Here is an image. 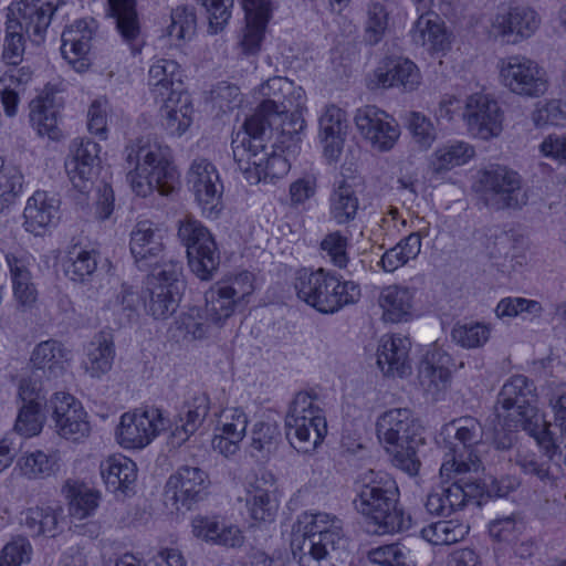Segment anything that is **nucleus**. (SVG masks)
Listing matches in <instances>:
<instances>
[{"label": "nucleus", "mask_w": 566, "mask_h": 566, "mask_svg": "<svg viewBox=\"0 0 566 566\" xmlns=\"http://www.w3.org/2000/svg\"><path fill=\"white\" fill-rule=\"evenodd\" d=\"M541 18L537 12L526 6H516L505 13H497L492 21L491 32L495 36L517 34L530 38L539 27Z\"/></svg>", "instance_id": "nucleus-32"}, {"label": "nucleus", "mask_w": 566, "mask_h": 566, "mask_svg": "<svg viewBox=\"0 0 566 566\" xmlns=\"http://www.w3.org/2000/svg\"><path fill=\"white\" fill-rule=\"evenodd\" d=\"M187 181L202 213L216 217L222 208L223 193V184L216 166L206 158H196L187 172Z\"/></svg>", "instance_id": "nucleus-17"}, {"label": "nucleus", "mask_w": 566, "mask_h": 566, "mask_svg": "<svg viewBox=\"0 0 566 566\" xmlns=\"http://www.w3.org/2000/svg\"><path fill=\"white\" fill-rule=\"evenodd\" d=\"M475 191L484 206L494 211L521 209L527 202L521 176L504 166L480 171Z\"/></svg>", "instance_id": "nucleus-12"}, {"label": "nucleus", "mask_w": 566, "mask_h": 566, "mask_svg": "<svg viewBox=\"0 0 566 566\" xmlns=\"http://www.w3.org/2000/svg\"><path fill=\"white\" fill-rule=\"evenodd\" d=\"M491 327L484 323L457 324L451 332L452 339L463 348H479L489 340Z\"/></svg>", "instance_id": "nucleus-64"}, {"label": "nucleus", "mask_w": 566, "mask_h": 566, "mask_svg": "<svg viewBox=\"0 0 566 566\" xmlns=\"http://www.w3.org/2000/svg\"><path fill=\"white\" fill-rule=\"evenodd\" d=\"M94 24V20L81 19L67 27L62 33L61 53L78 71L88 65L85 56L91 49Z\"/></svg>", "instance_id": "nucleus-26"}, {"label": "nucleus", "mask_w": 566, "mask_h": 566, "mask_svg": "<svg viewBox=\"0 0 566 566\" xmlns=\"http://www.w3.org/2000/svg\"><path fill=\"white\" fill-rule=\"evenodd\" d=\"M206 305L203 313L213 325L221 326L234 313L238 306L234 298L226 292L219 283L214 284L205 294Z\"/></svg>", "instance_id": "nucleus-56"}, {"label": "nucleus", "mask_w": 566, "mask_h": 566, "mask_svg": "<svg viewBox=\"0 0 566 566\" xmlns=\"http://www.w3.org/2000/svg\"><path fill=\"white\" fill-rule=\"evenodd\" d=\"M178 235L186 245L190 270L200 280H210L219 265L214 239L202 223L192 217L179 222Z\"/></svg>", "instance_id": "nucleus-13"}, {"label": "nucleus", "mask_w": 566, "mask_h": 566, "mask_svg": "<svg viewBox=\"0 0 566 566\" xmlns=\"http://www.w3.org/2000/svg\"><path fill=\"white\" fill-rule=\"evenodd\" d=\"M451 357L441 348H432L426 353L418 368V378L427 391H439L450 381Z\"/></svg>", "instance_id": "nucleus-36"}, {"label": "nucleus", "mask_w": 566, "mask_h": 566, "mask_svg": "<svg viewBox=\"0 0 566 566\" xmlns=\"http://www.w3.org/2000/svg\"><path fill=\"white\" fill-rule=\"evenodd\" d=\"M524 530L525 523L516 513L495 518L489 524V534L493 541L506 546L517 543Z\"/></svg>", "instance_id": "nucleus-62"}, {"label": "nucleus", "mask_w": 566, "mask_h": 566, "mask_svg": "<svg viewBox=\"0 0 566 566\" xmlns=\"http://www.w3.org/2000/svg\"><path fill=\"white\" fill-rule=\"evenodd\" d=\"M125 153L129 168L127 181L137 196L147 197L154 190L167 196L174 191L178 174L168 146L139 138Z\"/></svg>", "instance_id": "nucleus-2"}, {"label": "nucleus", "mask_w": 566, "mask_h": 566, "mask_svg": "<svg viewBox=\"0 0 566 566\" xmlns=\"http://www.w3.org/2000/svg\"><path fill=\"white\" fill-rule=\"evenodd\" d=\"M114 358V336L111 331H101L88 343L83 366L91 377L99 378L111 370Z\"/></svg>", "instance_id": "nucleus-37"}, {"label": "nucleus", "mask_w": 566, "mask_h": 566, "mask_svg": "<svg viewBox=\"0 0 566 566\" xmlns=\"http://www.w3.org/2000/svg\"><path fill=\"white\" fill-rule=\"evenodd\" d=\"M196 29L197 15L192 7L181 6L171 11V23L167 28L171 39L178 42L191 40Z\"/></svg>", "instance_id": "nucleus-63"}, {"label": "nucleus", "mask_w": 566, "mask_h": 566, "mask_svg": "<svg viewBox=\"0 0 566 566\" xmlns=\"http://www.w3.org/2000/svg\"><path fill=\"white\" fill-rule=\"evenodd\" d=\"M318 124V136L324 147V155L331 160H336L343 150L347 134L346 113L336 105H328L321 115Z\"/></svg>", "instance_id": "nucleus-27"}, {"label": "nucleus", "mask_w": 566, "mask_h": 566, "mask_svg": "<svg viewBox=\"0 0 566 566\" xmlns=\"http://www.w3.org/2000/svg\"><path fill=\"white\" fill-rule=\"evenodd\" d=\"M64 521V510L60 504L35 506L27 511L24 526L32 536L55 537Z\"/></svg>", "instance_id": "nucleus-45"}, {"label": "nucleus", "mask_w": 566, "mask_h": 566, "mask_svg": "<svg viewBox=\"0 0 566 566\" xmlns=\"http://www.w3.org/2000/svg\"><path fill=\"white\" fill-rule=\"evenodd\" d=\"M411 41L428 51H442L447 45L443 22L434 12L421 13L410 30Z\"/></svg>", "instance_id": "nucleus-44"}, {"label": "nucleus", "mask_w": 566, "mask_h": 566, "mask_svg": "<svg viewBox=\"0 0 566 566\" xmlns=\"http://www.w3.org/2000/svg\"><path fill=\"white\" fill-rule=\"evenodd\" d=\"M182 263L166 262L163 269L149 273L143 292L146 313L155 319H167L178 308L181 298Z\"/></svg>", "instance_id": "nucleus-11"}, {"label": "nucleus", "mask_w": 566, "mask_h": 566, "mask_svg": "<svg viewBox=\"0 0 566 566\" xmlns=\"http://www.w3.org/2000/svg\"><path fill=\"white\" fill-rule=\"evenodd\" d=\"M99 151V145L91 139L77 138L70 146L65 170L73 187L81 193L88 192L93 187L94 169L98 165Z\"/></svg>", "instance_id": "nucleus-24"}, {"label": "nucleus", "mask_w": 566, "mask_h": 566, "mask_svg": "<svg viewBox=\"0 0 566 566\" xmlns=\"http://www.w3.org/2000/svg\"><path fill=\"white\" fill-rule=\"evenodd\" d=\"M470 526L458 520H443L431 523L421 530V537L432 545H452L462 541Z\"/></svg>", "instance_id": "nucleus-53"}, {"label": "nucleus", "mask_w": 566, "mask_h": 566, "mask_svg": "<svg viewBox=\"0 0 566 566\" xmlns=\"http://www.w3.org/2000/svg\"><path fill=\"white\" fill-rule=\"evenodd\" d=\"M70 355V350L60 340L48 339L34 347L30 361L33 368L55 378L64 373Z\"/></svg>", "instance_id": "nucleus-40"}, {"label": "nucleus", "mask_w": 566, "mask_h": 566, "mask_svg": "<svg viewBox=\"0 0 566 566\" xmlns=\"http://www.w3.org/2000/svg\"><path fill=\"white\" fill-rule=\"evenodd\" d=\"M376 76L382 87L402 86L406 91L416 90L421 80L418 66L409 59L392 61L386 71L378 70Z\"/></svg>", "instance_id": "nucleus-50"}, {"label": "nucleus", "mask_w": 566, "mask_h": 566, "mask_svg": "<svg viewBox=\"0 0 566 566\" xmlns=\"http://www.w3.org/2000/svg\"><path fill=\"white\" fill-rule=\"evenodd\" d=\"M554 410V423L546 422L543 418V430L541 436H532L538 446H541L546 455L552 460L560 444L566 446V391L558 396L555 400H551Z\"/></svg>", "instance_id": "nucleus-38"}, {"label": "nucleus", "mask_w": 566, "mask_h": 566, "mask_svg": "<svg viewBox=\"0 0 566 566\" xmlns=\"http://www.w3.org/2000/svg\"><path fill=\"white\" fill-rule=\"evenodd\" d=\"M247 25L240 41L242 52L254 55L261 49L270 19V0H243Z\"/></svg>", "instance_id": "nucleus-29"}, {"label": "nucleus", "mask_w": 566, "mask_h": 566, "mask_svg": "<svg viewBox=\"0 0 566 566\" xmlns=\"http://www.w3.org/2000/svg\"><path fill=\"white\" fill-rule=\"evenodd\" d=\"M454 431V441L444 452L440 468L441 476L451 478L452 474L464 475L478 472L481 460L476 447L483 441V428L473 417H463L447 424V430Z\"/></svg>", "instance_id": "nucleus-10"}, {"label": "nucleus", "mask_w": 566, "mask_h": 566, "mask_svg": "<svg viewBox=\"0 0 566 566\" xmlns=\"http://www.w3.org/2000/svg\"><path fill=\"white\" fill-rule=\"evenodd\" d=\"M7 262L12 279L13 294L19 304L31 306L36 300V290L31 281V273L22 260L7 255Z\"/></svg>", "instance_id": "nucleus-57"}, {"label": "nucleus", "mask_w": 566, "mask_h": 566, "mask_svg": "<svg viewBox=\"0 0 566 566\" xmlns=\"http://www.w3.org/2000/svg\"><path fill=\"white\" fill-rule=\"evenodd\" d=\"M377 436L385 444L395 467L409 475L419 472L418 449L424 444L422 427L408 408H394L379 416Z\"/></svg>", "instance_id": "nucleus-4"}, {"label": "nucleus", "mask_w": 566, "mask_h": 566, "mask_svg": "<svg viewBox=\"0 0 566 566\" xmlns=\"http://www.w3.org/2000/svg\"><path fill=\"white\" fill-rule=\"evenodd\" d=\"M350 237L348 231L340 230L326 233L319 243L323 258L335 268L346 269L350 262Z\"/></svg>", "instance_id": "nucleus-55"}, {"label": "nucleus", "mask_w": 566, "mask_h": 566, "mask_svg": "<svg viewBox=\"0 0 566 566\" xmlns=\"http://www.w3.org/2000/svg\"><path fill=\"white\" fill-rule=\"evenodd\" d=\"M210 485L209 475L198 467L182 465L171 474L166 483V494L177 509H190L201 501Z\"/></svg>", "instance_id": "nucleus-23"}, {"label": "nucleus", "mask_w": 566, "mask_h": 566, "mask_svg": "<svg viewBox=\"0 0 566 566\" xmlns=\"http://www.w3.org/2000/svg\"><path fill=\"white\" fill-rule=\"evenodd\" d=\"M286 438L300 452L317 447L327 432V424L316 396L296 394L285 417Z\"/></svg>", "instance_id": "nucleus-8"}, {"label": "nucleus", "mask_w": 566, "mask_h": 566, "mask_svg": "<svg viewBox=\"0 0 566 566\" xmlns=\"http://www.w3.org/2000/svg\"><path fill=\"white\" fill-rule=\"evenodd\" d=\"M411 342L400 335L384 336L377 353V364L385 375L405 377L411 374Z\"/></svg>", "instance_id": "nucleus-28"}, {"label": "nucleus", "mask_w": 566, "mask_h": 566, "mask_svg": "<svg viewBox=\"0 0 566 566\" xmlns=\"http://www.w3.org/2000/svg\"><path fill=\"white\" fill-rule=\"evenodd\" d=\"M99 253L96 250L73 248L64 263L65 275L75 283L87 284L97 277Z\"/></svg>", "instance_id": "nucleus-48"}, {"label": "nucleus", "mask_w": 566, "mask_h": 566, "mask_svg": "<svg viewBox=\"0 0 566 566\" xmlns=\"http://www.w3.org/2000/svg\"><path fill=\"white\" fill-rule=\"evenodd\" d=\"M67 0H19L8 8L15 21L25 31L31 41L40 43L53 19L64 10Z\"/></svg>", "instance_id": "nucleus-18"}, {"label": "nucleus", "mask_w": 566, "mask_h": 566, "mask_svg": "<svg viewBox=\"0 0 566 566\" xmlns=\"http://www.w3.org/2000/svg\"><path fill=\"white\" fill-rule=\"evenodd\" d=\"M416 549L403 542L375 547L368 552V559L378 566H418Z\"/></svg>", "instance_id": "nucleus-52"}, {"label": "nucleus", "mask_w": 566, "mask_h": 566, "mask_svg": "<svg viewBox=\"0 0 566 566\" xmlns=\"http://www.w3.org/2000/svg\"><path fill=\"white\" fill-rule=\"evenodd\" d=\"M536 387L524 375L510 377L502 386L495 406L496 418H512L515 427H521L530 436H541L543 415L534 405Z\"/></svg>", "instance_id": "nucleus-7"}, {"label": "nucleus", "mask_w": 566, "mask_h": 566, "mask_svg": "<svg viewBox=\"0 0 566 566\" xmlns=\"http://www.w3.org/2000/svg\"><path fill=\"white\" fill-rule=\"evenodd\" d=\"M390 11V0H370L365 25V41L368 44L376 45L382 40L388 29Z\"/></svg>", "instance_id": "nucleus-58"}, {"label": "nucleus", "mask_w": 566, "mask_h": 566, "mask_svg": "<svg viewBox=\"0 0 566 566\" xmlns=\"http://www.w3.org/2000/svg\"><path fill=\"white\" fill-rule=\"evenodd\" d=\"M421 235L419 232H411L401 239L395 247L382 254L378 266L385 272L392 273L406 265L410 260L417 259L421 251Z\"/></svg>", "instance_id": "nucleus-51"}, {"label": "nucleus", "mask_w": 566, "mask_h": 566, "mask_svg": "<svg viewBox=\"0 0 566 566\" xmlns=\"http://www.w3.org/2000/svg\"><path fill=\"white\" fill-rule=\"evenodd\" d=\"M60 200L55 195L44 190L35 191L28 199L23 211L24 228L28 232L40 235L59 218Z\"/></svg>", "instance_id": "nucleus-30"}, {"label": "nucleus", "mask_w": 566, "mask_h": 566, "mask_svg": "<svg viewBox=\"0 0 566 566\" xmlns=\"http://www.w3.org/2000/svg\"><path fill=\"white\" fill-rule=\"evenodd\" d=\"M247 507L254 521L272 522L277 513L279 503L269 490L255 482L248 490Z\"/></svg>", "instance_id": "nucleus-60"}, {"label": "nucleus", "mask_w": 566, "mask_h": 566, "mask_svg": "<svg viewBox=\"0 0 566 566\" xmlns=\"http://www.w3.org/2000/svg\"><path fill=\"white\" fill-rule=\"evenodd\" d=\"M359 209V199L353 186L342 179L336 182L328 197L329 219L337 226L353 222Z\"/></svg>", "instance_id": "nucleus-42"}, {"label": "nucleus", "mask_w": 566, "mask_h": 566, "mask_svg": "<svg viewBox=\"0 0 566 566\" xmlns=\"http://www.w3.org/2000/svg\"><path fill=\"white\" fill-rule=\"evenodd\" d=\"M293 287L298 300L323 314H334L359 301L361 291L358 283L343 277L331 270L302 268L293 277Z\"/></svg>", "instance_id": "nucleus-3"}, {"label": "nucleus", "mask_w": 566, "mask_h": 566, "mask_svg": "<svg viewBox=\"0 0 566 566\" xmlns=\"http://www.w3.org/2000/svg\"><path fill=\"white\" fill-rule=\"evenodd\" d=\"M302 111L303 108H294L289 114L280 116V119H275L272 116L266 118L265 126L271 129L268 135V143L273 137L275 138L272 148L290 149L301 140L300 135L306 125Z\"/></svg>", "instance_id": "nucleus-39"}, {"label": "nucleus", "mask_w": 566, "mask_h": 566, "mask_svg": "<svg viewBox=\"0 0 566 566\" xmlns=\"http://www.w3.org/2000/svg\"><path fill=\"white\" fill-rule=\"evenodd\" d=\"M108 15L115 20L122 39L130 46L134 55L140 53L143 40L136 10V0H107Z\"/></svg>", "instance_id": "nucleus-33"}, {"label": "nucleus", "mask_w": 566, "mask_h": 566, "mask_svg": "<svg viewBox=\"0 0 566 566\" xmlns=\"http://www.w3.org/2000/svg\"><path fill=\"white\" fill-rule=\"evenodd\" d=\"M354 120L360 135L379 151L390 150L400 136L397 122L376 106L358 108Z\"/></svg>", "instance_id": "nucleus-20"}, {"label": "nucleus", "mask_w": 566, "mask_h": 566, "mask_svg": "<svg viewBox=\"0 0 566 566\" xmlns=\"http://www.w3.org/2000/svg\"><path fill=\"white\" fill-rule=\"evenodd\" d=\"M463 117L470 133L483 140L497 137L503 129V112L497 101L489 94L468 96Z\"/></svg>", "instance_id": "nucleus-19"}, {"label": "nucleus", "mask_w": 566, "mask_h": 566, "mask_svg": "<svg viewBox=\"0 0 566 566\" xmlns=\"http://www.w3.org/2000/svg\"><path fill=\"white\" fill-rule=\"evenodd\" d=\"M494 312L500 319H512L521 316L523 319L533 321L543 315L544 307L536 300L509 296L500 300Z\"/></svg>", "instance_id": "nucleus-59"}, {"label": "nucleus", "mask_w": 566, "mask_h": 566, "mask_svg": "<svg viewBox=\"0 0 566 566\" xmlns=\"http://www.w3.org/2000/svg\"><path fill=\"white\" fill-rule=\"evenodd\" d=\"M50 408L60 437L78 441L88 436L87 413L74 396L64 391L55 392L50 399Z\"/></svg>", "instance_id": "nucleus-21"}, {"label": "nucleus", "mask_w": 566, "mask_h": 566, "mask_svg": "<svg viewBox=\"0 0 566 566\" xmlns=\"http://www.w3.org/2000/svg\"><path fill=\"white\" fill-rule=\"evenodd\" d=\"M474 155V148L470 144L462 140L449 142L432 153L429 166L433 174L441 175L465 165Z\"/></svg>", "instance_id": "nucleus-46"}, {"label": "nucleus", "mask_w": 566, "mask_h": 566, "mask_svg": "<svg viewBox=\"0 0 566 566\" xmlns=\"http://www.w3.org/2000/svg\"><path fill=\"white\" fill-rule=\"evenodd\" d=\"M165 233L149 220L137 222L130 232L129 249L136 266L140 271L156 272L166 262L176 261L167 256Z\"/></svg>", "instance_id": "nucleus-16"}, {"label": "nucleus", "mask_w": 566, "mask_h": 566, "mask_svg": "<svg viewBox=\"0 0 566 566\" xmlns=\"http://www.w3.org/2000/svg\"><path fill=\"white\" fill-rule=\"evenodd\" d=\"M169 420L156 407L136 408L122 415L117 442L125 449H143L168 427Z\"/></svg>", "instance_id": "nucleus-14"}, {"label": "nucleus", "mask_w": 566, "mask_h": 566, "mask_svg": "<svg viewBox=\"0 0 566 566\" xmlns=\"http://www.w3.org/2000/svg\"><path fill=\"white\" fill-rule=\"evenodd\" d=\"M101 475L108 491L127 494L137 479L136 463L122 454H114L101 462Z\"/></svg>", "instance_id": "nucleus-35"}, {"label": "nucleus", "mask_w": 566, "mask_h": 566, "mask_svg": "<svg viewBox=\"0 0 566 566\" xmlns=\"http://www.w3.org/2000/svg\"><path fill=\"white\" fill-rule=\"evenodd\" d=\"M17 467L30 480L46 479L59 472L60 453L54 450L27 452L18 459Z\"/></svg>", "instance_id": "nucleus-49"}, {"label": "nucleus", "mask_w": 566, "mask_h": 566, "mask_svg": "<svg viewBox=\"0 0 566 566\" xmlns=\"http://www.w3.org/2000/svg\"><path fill=\"white\" fill-rule=\"evenodd\" d=\"M22 31L21 25L8 13L1 53L2 61L8 65L18 66L23 60L25 39Z\"/></svg>", "instance_id": "nucleus-61"}, {"label": "nucleus", "mask_w": 566, "mask_h": 566, "mask_svg": "<svg viewBox=\"0 0 566 566\" xmlns=\"http://www.w3.org/2000/svg\"><path fill=\"white\" fill-rule=\"evenodd\" d=\"M270 133L238 132L232 138L233 159L251 185L274 182L284 177L291 169V164L275 150H268V135Z\"/></svg>", "instance_id": "nucleus-6"}, {"label": "nucleus", "mask_w": 566, "mask_h": 566, "mask_svg": "<svg viewBox=\"0 0 566 566\" xmlns=\"http://www.w3.org/2000/svg\"><path fill=\"white\" fill-rule=\"evenodd\" d=\"M60 109L53 94L40 95L30 103V122L41 136H48L52 140L62 137L57 126Z\"/></svg>", "instance_id": "nucleus-43"}, {"label": "nucleus", "mask_w": 566, "mask_h": 566, "mask_svg": "<svg viewBox=\"0 0 566 566\" xmlns=\"http://www.w3.org/2000/svg\"><path fill=\"white\" fill-rule=\"evenodd\" d=\"M399 497L397 482L389 473L370 470L363 475L353 504L374 526V533L394 534L411 526V517L399 506Z\"/></svg>", "instance_id": "nucleus-1"}, {"label": "nucleus", "mask_w": 566, "mask_h": 566, "mask_svg": "<svg viewBox=\"0 0 566 566\" xmlns=\"http://www.w3.org/2000/svg\"><path fill=\"white\" fill-rule=\"evenodd\" d=\"M499 73L503 86L520 96L539 97L548 88L544 69L524 55L501 59Z\"/></svg>", "instance_id": "nucleus-15"}, {"label": "nucleus", "mask_w": 566, "mask_h": 566, "mask_svg": "<svg viewBox=\"0 0 566 566\" xmlns=\"http://www.w3.org/2000/svg\"><path fill=\"white\" fill-rule=\"evenodd\" d=\"M343 522L328 513H304L300 516L292 543L298 566H334L331 551L343 541Z\"/></svg>", "instance_id": "nucleus-5"}, {"label": "nucleus", "mask_w": 566, "mask_h": 566, "mask_svg": "<svg viewBox=\"0 0 566 566\" xmlns=\"http://www.w3.org/2000/svg\"><path fill=\"white\" fill-rule=\"evenodd\" d=\"M260 94L263 101L255 112L244 120L240 132L255 134L265 130L270 133L271 129L265 126L268 117L280 119V116L289 114L294 108H304V90L283 76L269 78L261 85Z\"/></svg>", "instance_id": "nucleus-9"}, {"label": "nucleus", "mask_w": 566, "mask_h": 566, "mask_svg": "<svg viewBox=\"0 0 566 566\" xmlns=\"http://www.w3.org/2000/svg\"><path fill=\"white\" fill-rule=\"evenodd\" d=\"M415 290L401 285H388L379 294L378 303L386 322L399 323L411 317Z\"/></svg>", "instance_id": "nucleus-41"}, {"label": "nucleus", "mask_w": 566, "mask_h": 566, "mask_svg": "<svg viewBox=\"0 0 566 566\" xmlns=\"http://www.w3.org/2000/svg\"><path fill=\"white\" fill-rule=\"evenodd\" d=\"M210 410L209 395L199 388L189 389L178 410L170 439L171 444L180 447L202 426Z\"/></svg>", "instance_id": "nucleus-22"}, {"label": "nucleus", "mask_w": 566, "mask_h": 566, "mask_svg": "<svg viewBox=\"0 0 566 566\" xmlns=\"http://www.w3.org/2000/svg\"><path fill=\"white\" fill-rule=\"evenodd\" d=\"M61 492L67 501L69 513L75 520L93 516L99 506L101 492L78 479H67Z\"/></svg>", "instance_id": "nucleus-34"}, {"label": "nucleus", "mask_w": 566, "mask_h": 566, "mask_svg": "<svg viewBox=\"0 0 566 566\" xmlns=\"http://www.w3.org/2000/svg\"><path fill=\"white\" fill-rule=\"evenodd\" d=\"M450 479H454V481L444 486L447 501H449V515L462 510L470 502H476L478 496L483 492L481 483L472 478L452 474Z\"/></svg>", "instance_id": "nucleus-54"}, {"label": "nucleus", "mask_w": 566, "mask_h": 566, "mask_svg": "<svg viewBox=\"0 0 566 566\" xmlns=\"http://www.w3.org/2000/svg\"><path fill=\"white\" fill-rule=\"evenodd\" d=\"M192 534L208 544L240 547L244 542L242 531L219 516L198 515L191 521Z\"/></svg>", "instance_id": "nucleus-25"}, {"label": "nucleus", "mask_w": 566, "mask_h": 566, "mask_svg": "<svg viewBox=\"0 0 566 566\" xmlns=\"http://www.w3.org/2000/svg\"><path fill=\"white\" fill-rule=\"evenodd\" d=\"M163 102L161 116L169 134L181 136L192 123V105L188 94L169 96Z\"/></svg>", "instance_id": "nucleus-47"}, {"label": "nucleus", "mask_w": 566, "mask_h": 566, "mask_svg": "<svg viewBox=\"0 0 566 566\" xmlns=\"http://www.w3.org/2000/svg\"><path fill=\"white\" fill-rule=\"evenodd\" d=\"M147 83L156 99L186 94L182 90V71L175 60L154 61L148 71Z\"/></svg>", "instance_id": "nucleus-31"}]
</instances>
